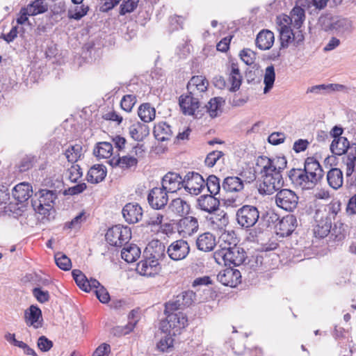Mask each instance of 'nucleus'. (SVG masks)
Wrapping results in <instances>:
<instances>
[{"label":"nucleus","mask_w":356,"mask_h":356,"mask_svg":"<svg viewBox=\"0 0 356 356\" xmlns=\"http://www.w3.org/2000/svg\"><path fill=\"white\" fill-rule=\"evenodd\" d=\"M275 79V73L274 67L273 65L268 66L266 68L264 82L265 84V88L264 89V92L267 93L272 88L274 84Z\"/></svg>","instance_id":"nucleus-44"},{"label":"nucleus","mask_w":356,"mask_h":356,"mask_svg":"<svg viewBox=\"0 0 356 356\" xmlns=\"http://www.w3.org/2000/svg\"><path fill=\"white\" fill-rule=\"evenodd\" d=\"M154 134L158 140L165 141L171 138L172 131L170 127L165 122H159L154 126Z\"/></svg>","instance_id":"nucleus-36"},{"label":"nucleus","mask_w":356,"mask_h":356,"mask_svg":"<svg viewBox=\"0 0 356 356\" xmlns=\"http://www.w3.org/2000/svg\"><path fill=\"white\" fill-rule=\"evenodd\" d=\"M297 220L293 215L283 217L277 225V233L281 236H289L297 227Z\"/></svg>","instance_id":"nucleus-20"},{"label":"nucleus","mask_w":356,"mask_h":356,"mask_svg":"<svg viewBox=\"0 0 356 356\" xmlns=\"http://www.w3.org/2000/svg\"><path fill=\"white\" fill-rule=\"evenodd\" d=\"M57 197L56 193L53 191L42 189L39 191V204L35 209L40 213L45 215L51 207L52 204Z\"/></svg>","instance_id":"nucleus-15"},{"label":"nucleus","mask_w":356,"mask_h":356,"mask_svg":"<svg viewBox=\"0 0 356 356\" xmlns=\"http://www.w3.org/2000/svg\"><path fill=\"white\" fill-rule=\"evenodd\" d=\"M140 256V249L134 244L124 247L121 252L122 258L127 263L136 261Z\"/></svg>","instance_id":"nucleus-35"},{"label":"nucleus","mask_w":356,"mask_h":356,"mask_svg":"<svg viewBox=\"0 0 356 356\" xmlns=\"http://www.w3.org/2000/svg\"><path fill=\"white\" fill-rule=\"evenodd\" d=\"M117 163L122 168H129L137 165L138 159L134 156L127 155L119 157Z\"/></svg>","instance_id":"nucleus-49"},{"label":"nucleus","mask_w":356,"mask_h":356,"mask_svg":"<svg viewBox=\"0 0 356 356\" xmlns=\"http://www.w3.org/2000/svg\"><path fill=\"white\" fill-rule=\"evenodd\" d=\"M222 186L228 192H240L244 188V181L238 177H227L224 179Z\"/></svg>","instance_id":"nucleus-32"},{"label":"nucleus","mask_w":356,"mask_h":356,"mask_svg":"<svg viewBox=\"0 0 356 356\" xmlns=\"http://www.w3.org/2000/svg\"><path fill=\"white\" fill-rule=\"evenodd\" d=\"M25 8L29 13V15L33 16L46 12L47 10V6L44 3L43 0H35Z\"/></svg>","instance_id":"nucleus-43"},{"label":"nucleus","mask_w":356,"mask_h":356,"mask_svg":"<svg viewBox=\"0 0 356 356\" xmlns=\"http://www.w3.org/2000/svg\"><path fill=\"white\" fill-rule=\"evenodd\" d=\"M136 104V97L132 95H127L123 97L121 100V107L127 112L131 111L133 106Z\"/></svg>","instance_id":"nucleus-54"},{"label":"nucleus","mask_w":356,"mask_h":356,"mask_svg":"<svg viewBox=\"0 0 356 356\" xmlns=\"http://www.w3.org/2000/svg\"><path fill=\"white\" fill-rule=\"evenodd\" d=\"M353 22L347 18L334 17L332 22V31L339 35L350 33L353 31Z\"/></svg>","instance_id":"nucleus-26"},{"label":"nucleus","mask_w":356,"mask_h":356,"mask_svg":"<svg viewBox=\"0 0 356 356\" xmlns=\"http://www.w3.org/2000/svg\"><path fill=\"white\" fill-rule=\"evenodd\" d=\"M138 114L144 122H152L156 116V110L149 103H145L140 106Z\"/></svg>","instance_id":"nucleus-38"},{"label":"nucleus","mask_w":356,"mask_h":356,"mask_svg":"<svg viewBox=\"0 0 356 356\" xmlns=\"http://www.w3.org/2000/svg\"><path fill=\"white\" fill-rule=\"evenodd\" d=\"M225 103L222 97H214L210 99L208 104L205 106L207 112L209 114L210 117L215 118L221 112V107Z\"/></svg>","instance_id":"nucleus-39"},{"label":"nucleus","mask_w":356,"mask_h":356,"mask_svg":"<svg viewBox=\"0 0 356 356\" xmlns=\"http://www.w3.org/2000/svg\"><path fill=\"white\" fill-rule=\"evenodd\" d=\"M205 181L203 177L197 172H188L183 179V188L192 195H198L204 187Z\"/></svg>","instance_id":"nucleus-11"},{"label":"nucleus","mask_w":356,"mask_h":356,"mask_svg":"<svg viewBox=\"0 0 356 356\" xmlns=\"http://www.w3.org/2000/svg\"><path fill=\"white\" fill-rule=\"evenodd\" d=\"M183 186V179L174 172L167 173L162 179V188L168 193H175Z\"/></svg>","instance_id":"nucleus-19"},{"label":"nucleus","mask_w":356,"mask_h":356,"mask_svg":"<svg viewBox=\"0 0 356 356\" xmlns=\"http://www.w3.org/2000/svg\"><path fill=\"white\" fill-rule=\"evenodd\" d=\"M209 82L203 76H194L188 81L187 90L189 94L197 97H202L208 88Z\"/></svg>","instance_id":"nucleus-13"},{"label":"nucleus","mask_w":356,"mask_h":356,"mask_svg":"<svg viewBox=\"0 0 356 356\" xmlns=\"http://www.w3.org/2000/svg\"><path fill=\"white\" fill-rule=\"evenodd\" d=\"M243 76L237 63H231L229 67L228 82L230 84L229 90L235 92L238 90L241 85Z\"/></svg>","instance_id":"nucleus-22"},{"label":"nucleus","mask_w":356,"mask_h":356,"mask_svg":"<svg viewBox=\"0 0 356 356\" xmlns=\"http://www.w3.org/2000/svg\"><path fill=\"white\" fill-rule=\"evenodd\" d=\"M130 136L136 141H141L149 134V127L145 124L137 122L129 128Z\"/></svg>","instance_id":"nucleus-30"},{"label":"nucleus","mask_w":356,"mask_h":356,"mask_svg":"<svg viewBox=\"0 0 356 356\" xmlns=\"http://www.w3.org/2000/svg\"><path fill=\"white\" fill-rule=\"evenodd\" d=\"M302 170L318 181L323 177V170L320 163L313 158H307L305 160Z\"/></svg>","instance_id":"nucleus-28"},{"label":"nucleus","mask_w":356,"mask_h":356,"mask_svg":"<svg viewBox=\"0 0 356 356\" xmlns=\"http://www.w3.org/2000/svg\"><path fill=\"white\" fill-rule=\"evenodd\" d=\"M131 238V231L127 227L115 225L110 228L106 234L107 242L113 246H121Z\"/></svg>","instance_id":"nucleus-8"},{"label":"nucleus","mask_w":356,"mask_h":356,"mask_svg":"<svg viewBox=\"0 0 356 356\" xmlns=\"http://www.w3.org/2000/svg\"><path fill=\"white\" fill-rule=\"evenodd\" d=\"M288 176L293 185L302 190L312 189L319 181L301 168L290 170Z\"/></svg>","instance_id":"nucleus-6"},{"label":"nucleus","mask_w":356,"mask_h":356,"mask_svg":"<svg viewBox=\"0 0 356 356\" xmlns=\"http://www.w3.org/2000/svg\"><path fill=\"white\" fill-rule=\"evenodd\" d=\"M65 154L69 162H76L82 155V147L79 144L70 145L65 150Z\"/></svg>","instance_id":"nucleus-42"},{"label":"nucleus","mask_w":356,"mask_h":356,"mask_svg":"<svg viewBox=\"0 0 356 356\" xmlns=\"http://www.w3.org/2000/svg\"><path fill=\"white\" fill-rule=\"evenodd\" d=\"M259 218V212L256 207L244 205L236 212V220L239 225L245 228L253 227Z\"/></svg>","instance_id":"nucleus-7"},{"label":"nucleus","mask_w":356,"mask_h":356,"mask_svg":"<svg viewBox=\"0 0 356 356\" xmlns=\"http://www.w3.org/2000/svg\"><path fill=\"white\" fill-rule=\"evenodd\" d=\"M334 17H331L328 15L321 16L319 18V24L325 31H332V22Z\"/></svg>","instance_id":"nucleus-60"},{"label":"nucleus","mask_w":356,"mask_h":356,"mask_svg":"<svg viewBox=\"0 0 356 356\" xmlns=\"http://www.w3.org/2000/svg\"><path fill=\"white\" fill-rule=\"evenodd\" d=\"M165 334V335L161 339L157 344L158 348L163 352L167 350L169 348L172 346L174 341L172 336H175L174 334H170V333Z\"/></svg>","instance_id":"nucleus-51"},{"label":"nucleus","mask_w":356,"mask_h":356,"mask_svg":"<svg viewBox=\"0 0 356 356\" xmlns=\"http://www.w3.org/2000/svg\"><path fill=\"white\" fill-rule=\"evenodd\" d=\"M163 216L159 212L154 211L152 213L146 221L147 225L158 227L163 222Z\"/></svg>","instance_id":"nucleus-57"},{"label":"nucleus","mask_w":356,"mask_h":356,"mask_svg":"<svg viewBox=\"0 0 356 356\" xmlns=\"http://www.w3.org/2000/svg\"><path fill=\"white\" fill-rule=\"evenodd\" d=\"M24 320L28 326L38 328L42 325V317L41 310L35 305L30 306L24 312Z\"/></svg>","instance_id":"nucleus-21"},{"label":"nucleus","mask_w":356,"mask_h":356,"mask_svg":"<svg viewBox=\"0 0 356 356\" xmlns=\"http://www.w3.org/2000/svg\"><path fill=\"white\" fill-rule=\"evenodd\" d=\"M33 193L32 186L26 182L16 185L13 190V197L19 202L27 200Z\"/></svg>","instance_id":"nucleus-27"},{"label":"nucleus","mask_w":356,"mask_h":356,"mask_svg":"<svg viewBox=\"0 0 356 356\" xmlns=\"http://www.w3.org/2000/svg\"><path fill=\"white\" fill-rule=\"evenodd\" d=\"M286 164L284 156L259 157L257 165L261 168L263 179L260 190L266 195H271L280 190L283 186L282 172L286 168Z\"/></svg>","instance_id":"nucleus-2"},{"label":"nucleus","mask_w":356,"mask_h":356,"mask_svg":"<svg viewBox=\"0 0 356 356\" xmlns=\"http://www.w3.org/2000/svg\"><path fill=\"white\" fill-rule=\"evenodd\" d=\"M33 294L37 300L41 303L47 302L49 300V293L47 291L42 290L41 288H34Z\"/></svg>","instance_id":"nucleus-58"},{"label":"nucleus","mask_w":356,"mask_h":356,"mask_svg":"<svg viewBox=\"0 0 356 356\" xmlns=\"http://www.w3.org/2000/svg\"><path fill=\"white\" fill-rule=\"evenodd\" d=\"M72 276L80 289L87 291L88 288V280L86 275L79 270L75 269L72 271Z\"/></svg>","instance_id":"nucleus-46"},{"label":"nucleus","mask_w":356,"mask_h":356,"mask_svg":"<svg viewBox=\"0 0 356 356\" xmlns=\"http://www.w3.org/2000/svg\"><path fill=\"white\" fill-rule=\"evenodd\" d=\"M308 0H298L291 12V15H281L277 17V29L280 35L281 45H299L304 40L302 32L299 30L305 19V10L309 8Z\"/></svg>","instance_id":"nucleus-1"},{"label":"nucleus","mask_w":356,"mask_h":356,"mask_svg":"<svg viewBox=\"0 0 356 356\" xmlns=\"http://www.w3.org/2000/svg\"><path fill=\"white\" fill-rule=\"evenodd\" d=\"M285 134L282 132H273L268 138V142L274 145L282 143L285 139Z\"/></svg>","instance_id":"nucleus-59"},{"label":"nucleus","mask_w":356,"mask_h":356,"mask_svg":"<svg viewBox=\"0 0 356 356\" xmlns=\"http://www.w3.org/2000/svg\"><path fill=\"white\" fill-rule=\"evenodd\" d=\"M190 252V246L186 241L179 239L172 242L167 249L169 257L174 261L184 259Z\"/></svg>","instance_id":"nucleus-12"},{"label":"nucleus","mask_w":356,"mask_h":356,"mask_svg":"<svg viewBox=\"0 0 356 356\" xmlns=\"http://www.w3.org/2000/svg\"><path fill=\"white\" fill-rule=\"evenodd\" d=\"M343 163L346 166V175L350 176L355 171L356 156L353 154H348L344 159Z\"/></svg>","instance_id":"nucleus-52"},{"label":"nucleus","mask_w":356,"mask_h":356,"mask_svg":"<svg viewBox=\"0 0 356 356\" xmlns=\"http://www.w3.org/2000/svg\"><path fill=\"white\" fill-rule=\"evenodd\" d=\"M195 298L196 295L193 291H184L165 304V312H171L188 307L194 302Z\"/></svg>","instance_id":"nucleus-9"},{"label":"nucleus","mask_w":356,"mask_h":356,"mask_svg":"<svg viewBox=\"0 0 356 356\" xmlns=\"http://www.w3.org/2000/svg\"><path fill=\"white\" fill-rule=\"evenodd\" d=\"M298 202V197L289 189H282L275 195L277 206L285 211H293L297 207Z\"/></svg>","instance_id":"nucleus-10"},{"label":"nucleus","mask_w":356,"mask_h":356,"mask_svg":"<svg viewBox=\"0 0 356 356\" xmlns=\"http://www.w3.org/2000/svg\"><path fill=\"white\" fill-rule=\"evenodd\" d=\"M97 298L102 303H106L110 300V296L106 289L102 286L99 289L95 290Z\"/></svg>","instance_id":"nucleus-62"},{"label":"nucleus","mask_w":356,"mask_h":356,"mask_svg":"<svg viewBox=\"0 0 356 356\" xmlns=\"http://www.w3.org/2000/svg\"><path fill=\"white\" fill-rule=\"evenodd\" d=\"M113 146L110 143H99L94 149V154L99 159H108L112 155Z\"/></svg>","instance_id":"nucleus-40"},{"label":"nucleus","mask_w":356,"mask_h":356,"mask_svg":"<svg viewBox=\"0 0 356 356\" xmlns=\"http://www.w3.org/2000/svg\"><path fill=\"white\" fill-rule=\"evenodd\" d=\"M241 59L246 65H250L254 63L256 59V54L250 49H245L240 53Z\"/></svg>","instance_id":"nucleus-53"},{"label":"nucleus","mask_w":356,"mask_h":356,"mask_svg":"<svg viewBox=\"0 0 356 356\" xmlns=\"http://www.w3.org/2000/svg\"><path fill=\"white\" fill-rule=\"evenodd\" d=\"M328 185L334 190L340 188L343 183V172L339 168H331L327 172Z\"/></svg>","instance_id":"nucleus-31"},{"label":"nucleus","mask_w":356,"mask_h":356,"mask_svg":"<svg viewBox=\"0 0 356 356\" xmlns=\"http://www.w3.org/2000/svg\"><path fill=\"white\" fill-rule=\"evenodd\" d=\"M55 262L58 268L63 270H69L72 267V263L70 258L62 252H57L55 254Z\"/></svg>","instance_id":"nucleus-45"},{"label":"nucleus","mask_w":356,"mask_h":356,"mask_svg":"<svg viewBox=\"0 0 356 356\" xmlns=\"http://www.w3.org/2000/svg\"><path fill=\"white\" fill-rule=\"evenodd\" d=\"M223 156L220 151H213L210 152L205 159V164L208 167H213L216 162Z\"/></svg>","instance_id":"nucleus-55"},{"label":"nucleus","mask_w":356,"mask_h":356,"mask_svg":"<svg viewBox=\"0 0 356 356\" xmlns=\"http://www.w3.org/2000/svg\"><path fill=\"white\" fill-rule=\"evenodd\" d=\"M82 177L81 169L78 165H73L68 170V178L72 182H76Z\"/></svg>","instance_id":"nucleus-56"},{"label":"nucleus","mask_w":356,"mask_h":356,"mask_svg":"<svg viewBox=\"0 0 356 356\" xmlns=\"http://www.w3.org/2000/svg\"><path fill=\"white\" fill-rule=\"evenodd\" d=\"M275 37L272 31L263 30L260 31L256 38V45L261 50H267L271 48L274 43Z\"/></svg>","instance_id":"nucleus-29"},{"label":"nucleus","mask_w":356,"mask_h":356,"mask_svg":"<svg viewBox=\"0 0 356 356\" xmlns=\"http://www.w3.org/2000/svg\"><path fill=\"white\" fill-rule=\"evenodd\" d=\"M139 0H124L120 6V14L124 15L126 13L133 12L137 7Z\"/></svg>","instance_id":"nucleus-50"},{"label":"nucleus","mask_w":356,"mask_h":356,"mask_svg":"<svg viewBox=\"0 0 356 356\" xmlns=\"http://www.w3.org/2000/svg\"><path fill=\"white\" fill-rule=\"evenodd\" d=\"M106 170L102 165H95L88 172V181L92 184H97L104 179Z\"/></svg>","instance_id":"nucleus-34"},{"label":"nucleus","mask_w":356,"mask_h":356,"mask_svg":"<svg viewBox=\"0 0 356 356\" xmlns=\"http://www.w3.org/2000/svg\"><path fill=\"white\" fill-rule=\"evenodd\" d=\"M309 143L307 140L299 139L294 143L293 149L296 152L299 153L305 151Z\"/></svg>","instance_id":"nucleus-64"},{"label":"nucleus","mask_w":356,"mask_h":356,"mask_svg":"<svg viewBox=\"0 0 356 356\" xmlns=\"http://www.w3.org/2000/svg\"><path fill=\"white\" fill-rule=\"evenodd\" d=\"M53 346L51 341L49 340L46 337L42 336L38 339V346L44 352L48 351Z\"/></svg>","instance_id":"nucleus-61"},{"label":"nucleus","mask_w":356,"mask_h":356,"mask_svg":"<svg viewBox=\"0 0 356 356\" xmlns=\"http://www.w3.org/2000/svg\"><path fill=\"white\" fill-rule=\"evenodd\" d=\"M220 202L213 195H201L197 200L198 207L209 213L218 209Z\"/></svg>","instance_id":"nucleus-24"},{"label":"nucleus","mask_w":356,"mask_h":356,"mask_svg":"<svg viewBox=\"0 0 356 356\" xmlns=\"http://www.w3.org/2000/svg\"><path fill=\"white\" fill-rule=\"evenodd\" d=\"M241 273L238 270L227 268L220 270L218 275V280L223 285L235 287L241 282Z\"/></svg>","instance_id":"nucleus-14"},{"label":"nucleus","mask_w":356,"mask_h":356,"mask_svg":"<svg viewBox=\"0 0 356 356\" xmlns=\"http://www.w3.org/2000/svg\"><path fill=\"white\" fill-rule=\"evenodd\" d=\"M166 319L161 322V330L164 333L177 335L180 334L181 330L188 324V319L185 314L181 312L173 311L166 313Z\"/></svg>","instance_id":"nucleus-5"},{"label":"nucleus","mask_w":356,"mask_h":356,"mask_svg":"<svg viewBox=\"0 0 356 356\" xmlns=\"http://www.w3.org/2000/svg\"><path fill=\"white\" fill-rule=\"evenodd\" d=\"M156 243V250L154 254H151V257L140 261L136 267V271L143 276L152 277L158 275L161 270L159 259L164 257L165 246L158 241Z\"/></svg>","instance_id":"nucleus-4"},{"label":"nucleus","mask_w":356,"mask_h":356,"mask_svg":"<svg viewBox=\"0 0 356 356\" xmlns=\"http://www.w3.org/2000/svg\"><path fill=\"white\" fill-rule=\"evenodd\" d=\"M168 192L161 187H156L151 190L147 200L150 206L155 209H160L166 205L168 201Z\"/></svg>","instance_id":"nucleus-17"},{"label":"nucleus","mask_w":356,"mask_h":356,"mask_svg":"<svg viewBox=\"0 0 356 356\" xmlns=\"http://www.w3.org/2000/svg\"><path fill=\"white\" fill-rule=\"evenodd\" d=\"M86 220L85 212H81L74 217L70 222L65 223L64 228L69 229H78L81 227L83 222Z\"/></svg>","instance_id":"nucleus-47"},{"label":"nucleus","mask_w":356,"mask_h":356,"mask_svg":"<svg viewBox=\"0 0 356 356\" xmlns=\"http://www.w3.org/2000/svg\"><path fill=\"white\" fill-rule=\"evenodd\" d=\"M122 215L129 223H136L142 219L143 211L138 203H128L122 209Z\"/></svg>","instance_id":"nucleus-18"},{"label":"nucleus","mask_w":356,"mask_h":356,"mask_svg":"<svg viewBox=\"0 0 356 356\" xmlns=\"http://www.w3.org/2000/svg\"><path fill=\"white\" fill-rule=\"evenodd\" d=\"M220 249L214 252V259L220 265L239 266L245 260V252L236 245V239L228 233H223L219 238Z\"/></svg>","instance_id":"nucleus-3"},{"label":"nucleus","mask_w":356,"mask_h":356,"mask_svg":"<svg viewBox=\"0 0 356 356\" xmlns=\"http://www.w3.org/2000/svg\"><path fill=\"white\" fill-rule=\"evenodd\" d=\"M350 143L346 138L337 137L330 145V150L333 154L340 156L347 152Z\"/></svg>","instance_id":"nucleus-37"},{"label":"nucleus","mask_w":356,"mask_h":356,"mask_svg":"<svg viewBox=\"0 0 356 356\" xmlns=\"http://www.w3.org/2000/svg\"><path fill=\"white\" fill-rule=\"evenodd\" d=\"M216 245V238L209 232L200 234L196 240L197 249L202 252H210L213 250Z\"/></svg>","instance_id":"nucleus-25"},{"label":"nucleus","mask_w":356,"mask_h":356,"mask_svg":"<svg viewBox=\"0 0 356 356\" xmlns=\"http://www.w3.org/2000/svg\"><path fill=\"white\" fill-rule=\"evenodd\" d=\"M111 346L108 343L101 344L93 353L92 356H105L110 353Z\"/></svg>","instance_id":"nucleus-63"},{"label":"nucleus","mask_w":356,"mask_h":356,"mask_svg":"<svg viewBox=\"0 0 356 356\" xmlns=\"http://www.w3.org/2000/svg\"><path fill=\"white\" fill-rule=\"evenodd\" d=\"M169 210L175 215L184 216L190 211V205L181 198H176L170 203Z\"/></svg>","instance_id":"nucleus-33"},{"label":"nucleus","mask_w":356,"mask_h":356,"mask_svg":"<svg viewBox=\"0 0 356 356\" xmlns=\"http://www.w3.org/2000/svg\"><path fill=\"white\" fill-rule=\"evenodd\" d=\"M208 191L210 192L211 195H216L218 193L220 186V180L215 175H211L207 178V181L206 183Z\"/></svg>","instance_id":"nucleus-48"},{"label":"nucleus","mask_w":356,"mask_h":356,"mask_svg":"<svg viewBox=\"0 0 356 356\" xmlns=\"http://www.w3.org/2000/svg\"><path fill=\"white\" fill-rule=\"evenodd\" d=\"M199 228L198 220L193 216L183 218L179 222V232L184 236H191Z\"/></svg>","instance_id":"nucleus-23"},{"label":"nucleus","mask_w":356,"mask_h":356,"mask_svg":"<svg viewBox=\"0 0 356 356\" xmlns=\"http://www.w3.org/2000/svg\"><path fill=\"white\" fill-rule=\"evenodd\" d=\"M89 7L84 4H75L71 7L67 12V16L70 19L79 20L87 15Z\"/></svg>","instance_id":"nucleus-41"},{"label":"nucleus","mask_w":356,"mask_h":356,"mask_svg":"<svg viewBox=\"0 0 356 356\" xmlns=\"http://www.w3.org/2000/svg\"><path fill=\"white\" fill-rule=\"evenodd\" d=\"M180 108L185 115H195L197 117V109L200 106L199 99L188 93L187 95H181L179 99Z\"/></svg>","instance_id":"nucleus-16"}]
</instances>
